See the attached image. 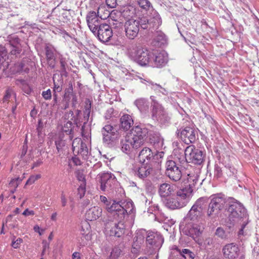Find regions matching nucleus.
Listing matches in <instances>:
<instances>
[{
  "label": "nucleus",
  "instance_id": "nucleus-61",
  "mask_svg": "<svg viewBox=\"0 0 259 259\" xmlns=\"http://www.w3.org/2000/svg\"><path fill=\"white\" fill-rule=\"evenodd\" d=\"M108 131H110L111 132L112 131H117V130L115 128H114L112 125L110 124H107L105 125L102 130V133L103 134V133H105L106 132H108Z\"/></svg>",
  "mask_w": 259,
  "mask_h": 259
},
{
  "label": "nucleus",
  "instance_id": "nucleus-37",
  "mask_svg": "<svg viewBox=\"0 0 259 259\" xmlns=\"http://www.w3.org/2000/svg\"><path fill=\"white\" fill-rule=\"evenodd\" d=\"M224 167L223 164L216 163L214 167V177L217 179L224 178Z\"/></svg>",
  "mask_w": 259,
  "mask_h": 259
},
{
  "label": "nucleus",
  "instance_id": "nucleus-35",
  "mask_svg": "<svg viewBox=\"0 0 259 259\" xmlns=\"http://www.w3.org/2000/svg\"><path fill=\"white\" fill-rule=\"evenodd\" d=\"M224 178H232L237 179V170L233 166H225L224 167Z\"/></svg>",
  "mask_w": 259,
  "mask_h": 259
},
{
  "label": "nucleus",
  "instance_id": "nucleus-55",
  "mask_svg": "<svg viewBox=\"0 0 259 259\" xmlns=\"http://www.w3.org/2000/svg\"><path fill=\"white\" fill-rule=\"evenodd\" d=\"M76 178L77 180L81 182V183H84L86 184L85 176L82 171H78L76 172Z\"/></svg>",
  "mask_w": 259,
  "mask_h": 259
},
{
  "label": "nucleus",
  "instance_id": "nucleus-7",
  "mask_svg": "<svg viewBox=\"0 0 259 259\" xmlns=\"http://www.w3.org/2000/svg\"><path fill=\"white\" fill-rule=\"evenodd\" d=\"M226 203V200L224 195L218 194L212 196L207 211V217L211 219L216 218L224 208Z\"/></svg>",
  "mask_w": 259,
  "mask_h": 259
},
{
  "label": "nucleus",
  "instance_id": "nucleus-29",
  "mask_svg": "<svg viewBox=\"0 0 259 259\" xmlns=\"http://www.w3.org/2000/svg\"><path fill=\"white\" fill-rule=\"evenodd\" d=\"M152 45L156 47H162L167 44L165 35L161 31H157L152 40Z\"/></svg>",
  "mask_w": 259,
  "mask_h": 259
},
{
  "label": "nucleus",
  "instance_id": "nucleus-28",
  "mask_svg": "<svg viewBox=\"0 0 259 259\" xmlns=\"http://www.w3.org/2000/svg\"><path fill=\"white\" fill-rule=\"evenodd\" d=\"M174 192V186L167 183L160 184L159 187L158 193L161 197H167Z\"/></svg>",
  "mask_w": 259,
  "mask_h": 259
},
{
  "label": "nucleus",
  "instance_id": "nucleus-50",
  "mask_svg": "<svg viewBox=\"0 0 259 259\" xmlns=\"http://www.w3.org/2000/svg\"><path fill=\"white\" fill-rule=\"evenodd\" d=\"M121 252V250L118 247L114 248L110 254L111 259H116L119 256Z\"/></svg>",
  "mask_w": 259,
  "mask_h": 259
},
{
  "label": "nucleus",
  "instance_id": "nucleus-40",
  "mask_svg": "<svg viewBox=\"0 0 259 259\" xmlns=\"http://www.w3.org/2000/svg\"><path fill=\"white\" fill-rule=\"evenodd\" d=\"M73 85L71 83H69L68 87L65 90L64 94L70 95L73 96V99H72V106L74 107L77 103V97L76 95L73 92Z\"/></svg>",
  "mask_w": 259,
  "mask_h": 259
},
{
  "label": "nucleus",
  "instance_id": "nucleus-46",
  "mask_svg": "<svg viewBox=\"0 0 259 259\" xmlns=\"http://www.w3.org/2000/svg\"><path fill=\"white\" fill-rule=\"evenodd\" d=\"M123 18L122 13L120 11L117 10H113L110 13V16H109V21H112L113 20H118L119 19Z\"/></svg>",
  "mask_w": 259,
  "mask_h": 259
},
{
  "label": "nucleus",
  "instance_id": "nucleus-1",
  "mask_svg": "<svg viewBox=\"0 0 259 259\" xmlns=\"http://www.w3.org/2000/svg\"><path fill=\"white\" fill-rule=\"evenodd\" d=\"M127 53L132 60L141 66L161 68L168 62V57L165 52L154 54L140 44H132L127 48Z\"/></svg>",
  "mask_w": 259,
  "mask_h": 259
},
{
  "label": "nucleus",
  "instance_id": "nucleus-49",
  "mask_svg": "<svg viewBox=\"0 0 259 259\" xmlns=\"http://www.w3.org/2000/svg\"><path fill=\"white\" fill-rule=\"evenodd\" d=\"M215 235L221 239H226L227 237V235L223 229L221 227H218L215 232Z\"/></svg>",
  "mask_w": 259,
  "mask_h": 259
},
{
  "label": "nucleus",
  "instance_id": "nucleus-6",
  "mask_svg": "<svg viewBox=\"0 0 259 259\" xmlns=\"http://www.w3.org/2000/svg\"><path fill=\"white\" fill-rule=\"evenodd\" d=\"M206 206L205 200L200 198L197 200L185 218L186 222H202Z\"/></svg>",
  "mask_w": 259,
  "mask_h": 259
},
{
  "label": "nucleus",
  "instance_id": "nucleus-53",
  "mask_svg": "<svg viewBox=\"0 0 259 259\" xmlns=\"http://www.w3.org/2000/svg\"><path fill=\"white\" fill-rule=\"evenodd\" d=\"M110 24L112 25L114 28H120L122 27L123 24V18L119 19L118 20H113L109 21Z\"/></svg>",
  "mask_w": 259,
  "mask_h": 259
},
{
  "label": "nucleus",
  "instance_id": "nucleus-43",
  "mask_svg": "<svg viewBox=\"0 0 259 259\" xmlns=\"http://www.w3.org/2000/svg\"><path fill=\"white\" fill-rule=\"evenodd\" d=\"M137 4L143 10L148 11L150 8L153 9L152 4L149 0H136Z\"/></svg>",
  "mask_w": 259,
  "mask_h": 259
},
{
  "label": "nucleus",
  "instance_id": "nucleus-27",
  "mask_svg": "<svg viewBox=\"0 0 259 259\" xmlns=\"http://www.w3.org/2000/svg\"><path fill=\"white\" fill-rule=\"evenodd\" d=\"M149 142L155 147L159 148L163 144V139L161 137L159 133L154 131H149L147 135Z\"/></svg>",
  "mask_w": 259,
  "mask_h": 259
},
{
  "label": "nucleus",
  "instance_id": "nucleus-19",
  "mask_svg": "<svg viewBox=\"0 0 259 259\" xmlns=\"http://www.w3.org/2000/svg\"><path fill=\"white\" fill-rule=\"evenodd\" d=\"M94 34L98 39L103 42H108L113 36L112 29L110 26L106 23H103Z\"/></svg>",
  "mask_w": 259,
  "mask_h": 259
},
{
  "label": "nucleus",
  "instance_id": "nucleus-11",
  "mask_svg": "<svg viewBox=\"0 0 259 259\" xmlns=\"http://www.w3.org/2000/svg\"><path fill=\"white\" fill-rule=\"evenodd\" d=\"M152 97V96L151 97V99L152 100L151 104V115L152 119L159 121L162 124L168 122L170 120V117L168 116L161 105L153 99Z\"/></svg>",
  "mask_w": 259,
  "mask_h": 259
},
{
  "label": "nucleus",
  "instance_id": "nucleus-18",
  "mask_svg": "<svg viewBox=\"0 0 259 259\" xmlns=\"http://www.w3.org/2000/svg\"><path fill=\"white\" fill-rule=\"evenodd\" d=\"M188 224L185 226L187 234L195 239L199 237L204 231L205 225L202 222H187Z\"/></svg>",
  "mask_w": 259,
  "mask_h": 259
},
{
  "label": "nucleus",
  "instance_id": "nucleus-10",
  "mask_svg": "<svg viewBox=\"0 0 259 259\" xmlns=\"http://www.w3.org/2000/svg\"><path fill=\"white\" fill-rule=\"evenodd\" d=\"M148 133V130L143 125H138L132 128L131 138L136 149H138L144 144L145 138Z\"/></svg>",
  "mask_w": 259,
  "mask_h": 259
},
{
  "label": "nucleus",
  "instance_id": "nucleus-48",
  "mask_svg": "<svg viewBox=\"0 0 259 259\" xmlns=\"http://www.w3.org/2000/svg\"><path fill=\"white\" fill-rule=\"evenodd\" d=\"M86 191V184L84 183H80L77 189V195H79L80 198H82Z\"/></svg>",
  "mask_w": 259,
  "mask_h": 259
},
{
  "label": "nucleus",
  "instance_id": "nucleus-9",
  "mask_svg": "<svg viewBox=\"0 0 259 259\" xmlns=\"http://www.w3.org/2000/svg\"><path fill=\"white\" fill-rule=\"evenodd\" d=\"M205 154L203 152L196 148L194 145H190L185 150V157H183L181 163L187 162L195 164L200 165L204 161Z\"/></svg>",
  "mask_w": 259,
  "mask_h": 259
},
{
  "label": "nucleus",
  "instance_id": "nucleus-17",
  "mask_svg": "<svg viewBox=\"0 0 259 259\" xmlns=\"http://www.w3.org/2000/svg\"><path fill=\"white\" fill-rule=\"evenodd\" d=\"M73 136H65L63 133H60L55 139V144L57 150L58 156L62 158L67 149V142L72 140Z\"/></svg>",
  "mask_w": 259,
  "mask_h": 259
},
{
  "label": "nucleus",
  "instance_id": "nucleus-59",
  "mask_svg": "<svg viewBox=\"0 0 259 259\" xmlns=\"http://www.w3.org/2000/svg\"><path fill=\"white\" fill-rule=\"evenodd\" d=\"M114 111V110L113 108H110L107 109L105 114V118L106 119H110L113 115Z\"/></svg>",
  "mask_w": 259,
  "mask_h": 259
},
{
  "label": "nucleus",
  "instance_id": "nucleus-22",
  "mask_svg": "<svg viewBox=\"0 0 259 259\" xmlns=\"http://www.w3.org/2000/svg\"><path fill=\"white\" fill-rule=\"evenodd\" d=\"M86 20L89 28L93 33L103 24L101 23V19L94 11H91L87 14Z\"/></svg>",
  "mask_w": 259,
  "mask_h": 259
},
{
  "label": "nucleus",
  "instance_id": "nucleus-25",
  "mask_svg": "<svg viewBox=\"0 0 259 259\" xmlns=\"http://www.w3.org/2000/svg\"><path fill=\"white\" fill-rule=\"evenodd\" d=\"M120 148L121 151L126 154H130L132 152L133 149H136L133 139L131 138L125 137L121 139L120 142Z\"/></svg>",
  "mask_w": 259,
  "mask_h": 259
},
{
  "label": "nucleus",
  "instance_id": "nucleus-52",
  "mask_svg": "<svg viewBox=\"0 0 259 259\" xmlns=\"http://www.w3.org/2000/svg\"><path fill=\"white\" fill-rule=\"evenodd\" d=\"M9 38L10 44L13 47L19 46L20 40L17 36H11Z\"/></svg>",
  "mask_w": 259,
  "mask_h": 259
},
{
  "label": "nucleus",
  "instance_id": "nucleus-32",
  "mask_svg": "<svg viewBox=\"0 0 259 259\" xmlns=\"http://www.w3.org/2000/svg\"><path fill=\"white\" fill-rule=\"evenodd\" d=\"M133 123V118L128 114H124L120 118L121 127L125 131L128 130Z\"/></svg>",
  "mask_w": 259,
  "mask_h": 259
},
{
  "label": "nucleus",
  "instance_id": "nucleus-15",
  "mask_svg": "<svg viewBox=\"0 0 259 259\" xmlns=\"http://www.w3.org/2000/svg\"><path fill=\"white\" fill-rule=\"evenodd\" d=\"M100 180V189L103 191L110 193L114 187L116 180L112 174L104 173L101 175Z\"/></svg>",
  "mask_w": 259,
  "mask_h": 259
},
{
  "label": "nucleus",
  "instance_id": "nucleus-62",
  "mask_svg": "<svg viewBox=\"0 0 259 259\" xmlns=\"http://www.w3.org/2000/svg\"><path fill=\"white\" fill-rule=\"evenodd\" d=\"M61 204L62 207H65L67 205V199L65 196V195L63 192H62L61 194Z\"/></svg>",
  "mask_w": 259,
  "mask_h": 259
},
{
  "label": "nucleus",
  "instance_id": "nucleus-5",
  "mask_svg": "<svg viewBox=\"0 0 259 259\" xmlns=\"http://www.w3.org/2000/svg\"><path fill=\"white\" fill-rule=\"evenodd\" d=\"M183 125L177 130L178 136L186 144L194 143L198 138L197 130L190 121L183 119Z\"/></svg>",
  "mask_w": 259,
  "mask_h": 259
},
{
  "label": "nucleus",
  "instance_id": "nucleus-47",
  "mask_svg": "<svg viewBox=\"0 0 259 259\" xmlns=\"http://www.w3.org/2000/svg\"><path fill=\"white\" fill-rule=\"evenodd\" d=\"M85 143H83L81 138H76L74 139L72 143V150L73 152H76L79 150L81 145H83Z\"/></svg>",
  "mask_w": 259,
  "mask_h": 259
},
{
  "label": "nucleus",
  "instance_id": "nucleus-39",
  "mask_svg": "<svg viewBox=\"0 0 259 259\" xmlns=\"http://www.w3.org/2000/svg\"><path fill=\"white\" fill-rule=\"evenodd\" d=\"M73 127L74 126L72 122L70 121H68L66 123H64V125L62 126V132L61 133H63L64 134L65 133V136H73L72 133Z\"/></svg>",
  "mask_w": 259,
  "mask_h": 259
},
{
  "label": "nucleus",
  "instance_id": "nucleus-38",
  "mask_svg": "<svg viewBox=\"0 0 259 259\" xmlns=\"http://www.w3.org/2000/svg\"><path fill=\"white\" fill-rule=\"evenodd\" d=\"M110 12L108 10L105 6H100L97 11V16L101 18V19H106L110 16Z\"/></svg>",
  "mask_w": 259,
  "mask_h": 259
},
{
  "label": "nucleus",
  "instance_id": "nucleus-8",
  "mask_svg": "<svg viewBox=\"0 0 259 259\" xmlns=\"http://www.w3.org/2000/svg\"><path fill=\"white\" fill-rule=\"evenodd\" d=\"M141 28L157 29L161 25L162 19L159 14L152 9L146 16L141 17Z\"/></svg>",
  "mask_w": 259,
  "mask_h": 259
},
{
  "label": "nucleus",
  "instance_id": "nucleus-58",
  "mask_svg": "<svg viewBox=\"0 0 259 259\" xmlns=\"http://www.w3.org/2000/svg\"><path fill=\"white\" fill-rule=\"evenodd\" d=\"M92 108V102L89 99H86L84 101V110L83 111H91Z\"/></svg>",
  "mask_w": 259,
  "mask_h": 259
},
{
  "label": "nucleus",
  "instance_id": "nucleus-45",
  "mask_svg": "<svg viewBox=\"0 0 259 259\" xmlns=\"http://www.w3.org/2000/svg\"><path fill=\"white\" fill-rule=\"evenodd\" d=\"M46 59H53L55 57V49L52 46L47 45L45 48Z\"/></svg>",
  "mask_w": 259,
  "mask_h": 259
},
{
  "label": "nucleus",
  "instance_id": "nucleus-20",
  "mask_svg": "<svg viewBox=\"0 0 259 259\" xmlns=\"http://www.w3.org/2000/svg\"><path fill=\"white\" fill-rule=\"evenodd\" d=\"M138 158L140 163L151 164L152 162L158 160V155L150 148L145 147L140 152Z\"/></svg>",
  "mask_w": 259,
  "mask_h": 259
},
{
  "label": "nucleus",
  "instance_id": "nucleus-30",
  "mask_svg": "<svg viewBox=\"0 0 259 259\" xmlns=\"http://www.w3.org/2000/svg\"><path fill=\"white\" fill-rule=\"evenodd\" d=\"M102 135L103 136V142L109 145L114 142L118 137L119 133L117 131H112L111 132L108 131V132L103 133V134Z\"/></svg>",
  "mask_w": 259,
  "mask_h": 259
},
{
  "label": "nucleus",
  "instance_id": "nucleus-3",
  "mask_svg": "<svg viewBox=\"0 0 259 259\" xmlns=\"http://www.w3.org/2000/svg\"><path fill=\"white\" fill-rule=\"evenodd\" d=\"M227 205L226 210L228 215L227 227L229 228L235 226L237 223H241L242 221L248 219L247 210L243 205L234 198H231Z\"/></svg>",
  "mask_w": 259,
  "mask_h": 259
},
{
  "label": "nucleus",
  "instance_id": "nucleus-56",
  "mask_svg": "<svg viewBox=\"0 0 259 259\" xmlns=\"http://www.w3.org/2000/svg\"><path fill=\"white\" fill-rule=\"evenodd\" d=\"M15 237H14L12 242V246L14 248H18L19 247L20 244L22 242V239L20 238H17L15 240Z\"/></svg>",
  "mask_w": 259,
  "mask_h": 259
},
{
  "label": "nucleus",
  "instance_id": "nucleus-23",
  "mask_svg": "<svg viewBox=\"0 0 259 259\" xmlns=\"http://www.w3.org/2000/svg\"><path fill=\"white\" fill-rule=\"evenodd\" d=\"M133 170L135 176L141 179H144L150 174L152 167L151 164L142 163L141 166L135 167Z\"/></svg>",
  "mask_w": 259,
  "mask_h": 259
},
{
  "label": "nucleus",
  "instance_id": "nucleus-2",
  "mask_svg": "<svg viewBox=\"0 0 259 259\" xmlns=\"http://www.w3.org/2000/svg\"><path fill=\"white\" fill-rule=\"evenodd\" d=\"M127 205H131L132 208L130 210L125 209L121 217L119 216V212L111 213L104 218L105 230L107 235L110 236L116 237H121L125 233V225L124 220L128 216V213L133 212L134 209L133 204L131 202L127 203Z\"/></svg>",
  "mask_w": 259,
  "mask_h": 259
},
{
  "label": "nucleus",
  "instance_id": "nucleus-60",
  "mask_svg": "<svg viewBox=\"0 0 259 259\" xmlns=\"http://www.w3.org/2000/svg\"><path fill=\"white\" fill-rule=\"evenodd\" d=\"M106 4L110 8H115L117 5V0H106Z\"/></svg>",
  "mask_w": 259,
  "mask_h": 259
},
{
  "label": "nucleus",
  "instance_id": "nucleus-44",
  "mask_svg": "<svg viewBox=\"0 0 259 259\" xmlns=\"http://www.w3.org/2000/svg\"><path fill=\"white\" fill-rule=\"evenodd\" d=\"M89 233V231L88 230L85 231L82 227L80 234L81 236L77 237V240L80 245H84L85 244V240H87L89 237L88 235Z\"/></svg>",
  "mask_w": 259,
  "mask_h": 259
},
{
  "label": "nucleus",
  "instance_id": "nucleus-13",
  "mask_svg": "<svg viewBox=\"0 0 259 259\" xmlns=\"http://www.w3.org/2000/svg\"><path fill=\"white\" fill-rule=\"evenodd\" d=\"M100 200L105 206V209L108 212L107 215L119 212V216L121 217L124 210L126 209L120 204L121 201L108 199L104 196H100Z\"/></svg>",
  "mask_w": 259,
  "mask_h": 259
},
{
  "label": "nucleus",
  "instance_id": "nucleus-33",
  "mask_svg": "<svg viewBox=\"0 0 259 259\" xmlns=\"http://www.w3.org/2000/svg\"><path fill=\"white\" fill-rule=\"evenodd\" d=\"M122 16L125 19H133L132 18L136 15V9L132 6L125 7L122 12Z\"/></svg>",
  "mask_w": 259,
  "mask_h": 259
},
{
  "label": "nucleus",
  "instance_id": "nucleus-34",
  "mask_svg": "<svg viewBox=\"0 0 259 259\" xmlns=\"http://www.w3.org/2000/svg\"><path fill=\"white\" fill-rule=\"evenodd\" d=\"M81 147L79 149V150L76 151V152L80 155L82 158L86 160L87 162L90 161L92 162V157L90 155L89 149L85 144L80 146Z\"/></svg>",
  "mask_w": 259,
  "mask_h": 259
},
{
  "label": "nucleus",
  "instance_id": "nucleus-54",
  "mask_svg": "<svg viewBox=\"0 0 259 259\" xmlns=\"http://www.w3.org/2000/svg\"><path fill=\"white\" fill-rule=\"evenodd\" d=\"M248 219H247L246 221L245 220L242 221L241 223H237V224H240L241 225V228L238 232V236L244 235V229L248 224Z\"/></svg>",
  "mask_w": 259,
  "mask_h": 259
},
{
  "label": "nucleus",
  "instance_id": "nucleus-21",
  "mask_svg": "<svg viewBox=\"0 0 259 259\" xmlns=\"http://www.w3.org/2000/svg\"><path fill=\"white\" fill-rule=\"evenodd\" d=\"M222 252L225 258L227 259H236L240 253L239 246L233 243L225 245L223 249Z\"/></svg>",
  "mask_w": 259,
  "mask_h": 259
},
{
  "label": "nucleus",
  "instance_id": "nucleus-51",
  "mask_svg": "<svg viewBox=\"0 0 259 259\" xmlns=\"http://www.w3.org/2000/svg\"><path fill=\"white\" fill-rule=\"evenodd\" d=\"M60 63L61 65V73L64 75H66L67 73L66 71L67 63L66 62L65 58H63V57H60Z\"/></svg>",
  "mask_w": 259,
  "mask_h": 259
},
{
  "label": "nucleus",
  "instance_id": "nucleus-57",
  "mask_svg": "<svg viewBox=\"0 0 259 259\" xmlns=\"http://www.w3.org/2000/svg\"><path fill=\"white\" fill-rule=\"evenodd\" d=\"M41 95L45 100H50L52 98V92L51 90L48 89L47 91H43Z\"/></svg>",
  "mask_w": 259,
  "mask_h": 259
},
{
  "label": "nucleus",
  "instance_id": "nucleus-31",
  "mask_svg": "<svg viewBox=\"0 0 259 259\" xmlns=\"http://www.w3.org/2000/svg\"><path fill=\"white\" fill-rule=\"evenodd\" d=\"M134 104L141 112L146 113L148 111L149 103L147 99L143 98H139L135 101Z\"/></svg>",
  "mask_w": 259,
  "mask_h": 259
},
{
  "label": "nucleus",
  "instance_id": "nucleus-42",
  "mask_svg": "<svg viewBox=\"0 0 259 259\" xmlns=\"http://www.w3.org/2000/svg\"><path fill=\"white\" fill-rule=\"evenodd\" d=\"M24 67V63H23L22 62H18V63L15 64L14 67L12 69V71L14 73H21L23 71L26 73L28 72L29 69L26 68L23 70Z\"/></svg>",
  "mask_w": 259,
  "mask_h": 259
},
{
  "label": "nucleus",
  "instance_id": "nucleus-36",
  "mask_svg": "<svg viewBox=\"0 0 259 259\" xmlns=\"http://www.w3.org/2000/svg\"><path fill=\"white\" fill-rule=\"evenodd\" d=\"M189 178H188V185H186L185 187L180 188L181 189H190L191 192V197L192 196V193L193 191V187L195 186L196 184L198 181V179L196 176H190L188 175Z\"/></svg>",
  "mask_w": 259,
  "mask_h": 259
},
{
  "label": "nucleus",
  "instance_id": "nucleus-12",
  "mask_svg": "<svg viewBox=\"0 0 259 259\" xmlns=\"http://www.w3.org/2000/svg\"><path fill=\"white\" fill-rule=\"evenodd\" d=\"M141 18L137 19H130L125 21L124 27L126 37L129 39H134L138 35L141 28Z\"/></svg>",
  "mask_w": 259,
  "mask_h": 259
},
{
  "label": "nucleus",
  "instance_id": "nucleus-16",
  "mask_svg": "<svg viewBox=\"0 0 259 259\" xmlns=\"http://www.w3.org/2000/svg\"><path fill=\"white\" fill-rule=\"evenodd\" d=\"M163 242L162 236L154 232H149L146 237L147 247L151 250V252L159 249Z\"/></svg>",
  "mask_w": 259,
  "mask_h": 259
},
{
  "label": "nucleus",
  "instance_id": "nucleus-41",
  "mask_svg": "<svg viewBox=\"0 0 259 259\" xmlns=\"http://www.w3.org/2000/svg\"><path fill=\"white\" fill-rule=\"evenodd\" d=\"M177 250L179 252L181 256L184 259H194L195 257V254L188 249H183L181 250L177 248Z\"/></svg>",
  "mask_w": 259,
  "mask_h": 259
},
{
  "label": "nucleus",
  "instance_id": "nucleus-63",
  "mask_svg": "<svg viewBox=\"0 0 259 259\" xmlns=\"http://www.w3.org/2000/svg\"><path fill=\"white\" fill-rule=\"evenodd\" d=\"M47 61L49 67L52 69H54L56 64V58H54L53 59H47Z\"/></svg>",
  "mask_w": 259,
  "mask_h": 259
},
{
  "label": "nucleus",
  "instance_id": "nucleus-64",
  "mask_svg": "<svg viewBox=\"0 0 259 259\" xmlns=\"http://www.w3.org/2000/svg\"><path fill=\"white\" fill-rule=\"evenodd\" d=\"M73 99V96L70 95L64 94L63 98L64 102L66 103V105L68 103L69 104L70 100Z\"/></svg>",
  "mask_w": 259,
  "mask_h": 259
},
{
  "label": "nucleus",
  "instance_id": "nucleus-4",
  "mask_svg": "<svg viewBox=\"0 0 259 259\" xmlns=\"http://www.w3.org/2000/svg\"><path fill=\"white\" fill-rule=\"evenodd\" d=\"M190 189H181L177 191L176 195L168 197L164 201L165 205L171 209L185 206L191 199Z\"/></svg>",
  "mask_w": 259,
  "mask_h": 259
},
{
  "label": "nucleus",
  "instance_id": "nucleus-14",
  "mask_svg": "<svg viewBox=\"0 0 259 259\" xmlns=\"http://www.w3.org/2000/svg\"><path fill=\"white\" fill-rule=\"evenodd\" d=\"M165 175L171 180L177 182L182 177V171L179 164L175 161L168 160L165 163Z\"/></svg>",
  "mask_w": 259,
  "mask_h": 259
},
{
  "label": "nucleus",
  "instance_id": "nucleus-24",
  "mask_svg": "<svg viewBox=\"0 0 259 259\" xmlns=\"http://www.w3.org/2000/svg\"><path fill=\"white\" fill-rule=\"evenodd\" d=\"M16 93L12 88H8L5 91L1 104L3 105L4 107L8 108L10 103L16 102Z\"/></svg>",
  "mask_w": 259,
  "mask_h": 259
},
{
  "label": "nucleus",
  "instance_id": "nucleus-26",
  "mask_svg": "<svg viewBox=\"0 0 259 259\" xmlns=\"http://www.w3.org/2000/svg\"><path fill=\"white\" fill-rule=\"evenodd\" d=\"M102 214V209L99 206H94L88 209L85 213V219L90 221L96 220Z\"/></svg>",
  "mask_w": 259,
  "mask_h": 259
}]
</instances>
